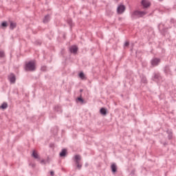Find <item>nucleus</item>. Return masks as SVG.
I'll return each instance as SVG.
<instances>
[{"mask_svg": "<svg viewBox=\"0 0 176 176\" xmlns=\"http://www.w3.org/2000/svg\"><path fill=\"white\" fill-rule=\"evenodd\" d=\"M73 160L78 170H80L82 168V157H80V155H74Z\"/></svg>", "mask_w": 176, "mask_h": 176, "instance_id": "nucleus-1", "label": "nucleus"}, {"mask_svg": "<svg viewBox=\"0 0 176 176\" xmlns=\"http://www.w3.org/2000/svg\"><path fill=\"white\" fill-rule=\"evenodd\" d=\"M145 14H146V12L145 11L136 10L133 12L131 15V18L134 20V19H139V17H144Z\"/></svg>", "mask_w": 176, "mask_h": 176, "instance_id": "nucleus-2", "label": "nucleus"}, {"mask_svg": "<svg viewBox=\"0 0 176 176\" xmlns=\"http://www.w3.org/2000/svg\"><path fill=\"white\" fill-rule=\"evenodd\" d=\"M25 71H35V63L33 61H30L28 63H26L25 67Z\"/></svg>", "mask_w": 176, "mask_h": 176, "instance_id": "nucleus-3", "label": "nucleus"}, {"mask_svg": "<svg viewBox=\"0 0 176 176\" xmlns=\"http://www.w3.org/2000/svg\"><path fill=\"white\" fill-rule=\"evenodd\" d=\"M32 157L34 158V159H36L37 160V162H40V163L41 164H46V163H49V158H47L46 160L43 159V160H41V155H32Z\"/></svg>", "mask_w": 176, "mask_h": 176, "instance_id": "nucleus-4", "label": "nucleus"}, {"mask_svg": "<svg viewBox=\"0 0 176 176\" xmlns=\"http://www.w3.org/2000/svg\"><path fill=\"white\" fill-rule=\"evenodd\" d=\"M141 3L144 9H146L151 6V2H149L148 0H142Z\"/></svg>", "mask_w": 176, "mask_h": 176, "instance_id": "nucleus-5", "label": "nucleus"}, {"mask_svg": "<svg viewBox=\"0 0 176 176\" xmlns=\"http://www.w3.org/2000/svg\"><path fill=\"white\" fill-rule=\"evenodd\" d=\"M126 10V7L124 5H120L117 8V12L118 14H122Z\"/></svg>", "mask_w": 176, "mask_h": 176, "instance_id": "nucleus-6", "label": "nucleus"}, {"mask_svg": "<svg viewBox=\"0 0 176 176\" xmlns=\"http://www.w3.org/2000/svg\"><path fill=\"white\" fill-rule=\"evenodd\" d=\"M8 79L10 83H12V84L16 83V76L14 75V74H10L8 76Z\"/></svg>", "mask_w": 176, "mask_h": 176, "instance_id": "nucleus-7", "label": "nucleus"}, {"mask_svg": "<svg viewBox=\"0 0 176 176\" xmlns=\"http://www.w3.org/2000/svg\"><path fill=\"white\" fill-rule=\"evenodd\" d=\"M69 52L73 54H76L78 53V47L76 45H72L69 47Z\"/></svg>", "mask_w": 176, "mask_h": 176, "instance_id": "nucleus-8", "label": "nucleus"}, {"mask_svg": "<svg viewBox=\"0 0 176 176\" xmlns=\"http://www.w3.org/2000/svg\"><path fill=\"white\" fill-rule=\"evenodd\" d=\"M160 63V59L159 58H154L151 60V65H153V67L156 65H159V63Z\"/></svg>", "mask_w": 176, "mask_h": 176, "instance_id": "nucleus-9", "label": "nucleus"}, {"mask_svg": "<svg viewBox=\"0 0 176 176\" xmlns=\"http://www.w3.org/2000/svg\"><path fill=\"white\" fill-rule=\"evenodd\" d=\"M100 113L101 115H102L103 116H107V113H108V111L107 110V109L104 108V107H102L100 109Z\"/></svg>", "mask_w": 176, "mask_h": 176, "instance_id": "nucleus-10", "label": "nucleus"}, {"mask_svg": "<svg viewBox=\"0 0 176 176\" xmlns=\"http://www.w3.org/2000/svg\"><path fill=\"white\" fill-rule=\"evenodd\" d=\"M162 79V76H160V74L157 73L154 74L153 80H155V82H157V80H160Z\"/></svg>", "mask_w": 176, "mask_h": 176, "instance_id": "nucleus-11", "label": "nucleus"}, {"mask_svg": "<svg viewBox=\"0 0 176 176\" xmlns=\"http://www.w3.org/2000/svg\"><path fill=\"white\" fill-rule=\"evenodd\" d=\"M164 72L166 74V75H171V69H170V66L165 67Z\"/></svg>", "mask_w": 176, "mask_h": 176, "instance_id": "nucleus-12", "label": "nucleus"}, {"mask_svg": "<svg viewBox=\"0 0 176 176\" xmlns=\"http://www.w3.org/2000/svg\"><path fill=\"white\" fill-rule=\"evenodd\" d=\"M43 23L46 24V23H49L50 21V15L47 14L44 17Z\"/></svg>", "mask_w": 176, "mask_h": 176, "instance_id": "nucleus-13", "label": "nucleus"}, {"mask_svg": "<svg viewBox=\"0 0 176 176\" xmlns=\"http://www.w3.org/2000/svg\"><path fill=\"white\" fill-rule=\"evenodd\" d=\"M111 168L113 173H116V171L118 170V167L116 166V164H113L111 166Z\"/></svg>", "mask_w": 176, "mask_h": 176, "instance_id": "nucleus-14", "label": "nucleus"}, {"mask_svg": "<svg viewBox=\"0 0 176 176\" xmlns=\"http://www.w3.org/2000/svg\"><path fill=\"white\" fill-rule=\"evenodd\" d=\"M16 26L17 25L16 24V23L10 22V29L14 30V28H16Z\"/></svg>", "mask_w": 176, "mask_h": 176, "instance_id": "nucleus-15", "label": "nucleus"}, {"mask_svg": "<svg viewBox=\"0 0 176 176\" xmlns=\"http://www.w3.org/2000/svg\"><path fill=\"white\" fill-rule=\"evenodd\" d=\"M54 110H55L56 112H62L61 106H60V105H56V106H55Z\"/></svg>", "mask_w": 176, "mask_h": 176, "instance_id": "nucleus-16", "label": "nucleus"}, {"mask_svg": "<svg viewBox=\"0 0 176 176\" xmlns=\"http://www.w3.org/2000/svg\"><path fill=\"white\" fill-rule=\"evenodd\" d=\"M8 108V103L7 102H3L1 106H0V109H6Z\"/></svg>", "mask_w": 176, "mask_h": 176, "instance_id": "nucleus-17", "label": "nucleus"}, {"mask_svg": "<svg viewBox=\"0 0 176 176\" xmlns=\"http://www.w3.org/2000/svg\"><path fill=\"white\" fill-rule=\"evenodd\" d=\"M67 148L62 149L61 152L59 153V155H67Z\"/></svg>", "mask_w": 176, "mask_h": 176, "instance_id": "nucleus-18", "label": "nucleus"}, {"mask_svg": "<svg viewBox=\"0 0 176 176\" xmlns=\"http://www.w3.org/2000/svg\"><path fill=\"white\" fill-rule=\"evenodd\" d=\"M78 76L80 79H85V73L83 72H80Z\"/></svg>", "mask_w": 176, "mask_h": 176, "instance_id": "nucleus-19", "label": "nucleus"}, {"mask_svg": "<svg viewBox=\"0 0 176 176\" xmlns=\"http://www.w3.org/2000/svg\"><path fill=\"white\" fill-rule=\"evenodd\" d=\"M141 80H142V83H146L147 82L146 77H145V76L142 77Z\"/></svg>", "mask_w": 176, "mask_h": 176, "instance_id": "nucleus-20", "label": "nucleus"}, {"mask_svg": "<svg viewBox=\"0 0 176 176\" xmlns=\"http://www.w3.org/2000/svg\"><path fill=\"white\" fill-rule=\"evenodd\" d=\"M1 27L6 28V27H8V22L6 21H3L2 23H1Z\"/></svg>", "mask_w": 176, "mask_h": 176, "instance_id": "nucleus-21", "label": "nucleus"}, {"mask_svg": "<svg viewBox=\"0 0 176 176\" xmlns=\"http://www.w3.org/2000/svg\"><path fill=\"white\" fill-rule=\"evenodd\" d=\"M0 57H1V58L5 57V52H3V51H0Z\"/></svg>", "mask_w": 176, "mask_h": 176, "instance_id": "nucleus-22", "label": "nucleus"}, {"mask_svg": "<svg viewBox=\"0 0 176 176\" xmlns=\"http://www.w3.org/2000/svg\"><path fill=\"white\" fill-rule=\"evenodd\" d=\"M168 140H171L173 138V133L169 132L168 135Z\"/></svg>", "mask_w": 176, "mask_h": 176, "instance_id": "nucleus-23", "label": "nucleus"}, {"mask_svg": "<svg viewBox=\"0 0 176 176\" xmlns=\"http://www.w3.org/2000/svg\"><path fill=\"white\" fill-rule=\"evenodd\" d=\"M67 23L69 24V25H70V27H72V19H68Z\"/></svg>", "mask_w": 176, "mask_h": 176, "instance_id": "nucleus-24", "label": "nucleus"}, {"mask_svg": "<svg viewBox=\"0 0 176 176\" xmlns=\"http://www.w3.org/2000/svg\"><path fill=\"white\" fill-rule=\"evenodd\" d=\"M129 45H130V43H129V41H126L124 44V47H127Z\"/></svg>", "mask_w": 176, "mask_h": 176, "instance_id": "nucleus-25", "label": "nucleus"}, {"mask_svg": "<svg viewBox=\"0 0 176 176\" xmlns=\"http://www.w3.org/2000/svg\"><path fill=\"white\" fill-rule=\"evenodd\" d=\"M78 101H80V102H83V98H82V97H79L77 98Z\"/></svg>", "mask_w": 176, "mask_h": 176, "instance_id": "nucleus-26", "label": "nucleus"}, {"mask_svg": "<svg viewBox=\"0 0 176 176\" xmlns=\"http://www.w3.org/2000/svg\"><path fill=\"white\" fill-rule=\"evenodd\" d=\"M32 155H38V152L36 150H33Z\"/></svg>", "mask_w": 176, "mask_h": 176, "instance_id": "nucleus-27", "label": "nucleus"}, {"mask_svg": "<svg viewBox=\"0 0 176 176\" xmlns=\"http://www.w3.org/2000/svg\"><path fill=\"white\" fill-rule=\"evenodd\" d=\"M41 71H43V72L46 71V66H42Z\"/></svg>", "mask_w": 176, "mask_h": 176, "instance_id": "nucleus-28", "label": "nucleus"}, {"mask_svg": "<svg viewBox=\"0 0 176 176\" xmlns=\"http://www.w3.org/2000/svg\"><path fill=\"white\" fill-rule=\"evenodd\" d=\"M50 146L51 148H54V144L51 143V144H50Z\"/></svg>", "mask_w": 176, "mask_h": 176, "instance_id": "nucleus-29", "label": "nucleus"}, {"mask_svg": "<svg viewBox=\"0 0 176 176\" xmlns=\"http://www.w3.org/2000/svg\"><path fill=\"white\" fill-rule=\"evenodd\" d=\"M30 166L34 168V167H35V164H30Z\"/></svg>", "mask_w": 176, "mask_h": 176, "instance_id": "nucleus-30", "label": "nucleus"}, {"mask_svg": "<svg viewBox=\"0 0 176 176\" xmlns=\"http://www.w3.org/2000/svg\"><path fill=\"white\" fill-rule=\"evenodd\" d=\"M50 175H52V176L54 175V171H51L50 172Z\"/></svg>", "mask_w": 176, "mask_h": 176, "instance_id": "nucleus-31", "label": "nucleus"}, {"mask_svg": "<svg viewBox=\"0 0 176 176\" xmlns=\"http://www.w3.org/2000/svg\"><path fill=\"white\" fill-rule=\"evenodd\" d=\"M141 53V51H136V56H138V54Z\"/></svg>", "mask_w": 176, "mask_h": 176, "instance_id": "nucleus-32", "label": "nucleus"}, {"mask_svg": "<svg viewBox=\"0 0 176 176\" xmlns=\"http://www.w3.org/2000/svg\"><path fill=\"white\" fill-rule=\"evenodd\" d=\"M65 156H67L66 155H60V157H65Z\"/></svg>", "mask_w": 176, "mask_h": 176, "instance_id": "nucleus-33", "label": "nucleus"}, {"mask_svg": "<svg viewBox=\"0 0 176 176\" xmlns=\"http://www.w3.org/2000/svg\"><path fill=\"white\" fill-rule=\"evenodd\" d=\"M83 91V89H80V92L82 93Z\"/></svg>", "mask_w": 176, "mask_h": 176, "instance_id": "nucleus-34", "label": "nucleus"}, {"mask_svg": "<svg viewBox=\"0 0 176 176\" xmlns=\"http://www.w3.org/2000/svg\"><path fill=\"white\" fill-rule=\"evenodd\" d=\"M164 146H166V145H167V143H164Z\"/></svg>", "mask_w": 176, "mask_h": 176, "instance_id": "nucleus-35", "label": "nucleus"}, {"mask_svg": "<svg viewBox=\"0 0 176 176\" xmlns=\"http://www.w3.org/2000/svg\"><path fill=\"white\" fill-rule=\"evenodd\" d=\"M86 167H87V164H85Z\"/></svg>", "mask_w": 176, "mask_h": 176, "instance_id": "nucleus-36", "label": "nucleus"}, {"mask_svg": "<svg viewBox=\"0 0 176 176\" xmlns=\"http://www.w3.org/2000/svg\"><path fill=\"white\" fill-rule=\"evenodd\" d=\"M164 31H166V29H164Z\"/></svg>", "mask_w": 176, "mask_h": 176, "instance_id": "nucleus-37", "label": "nucleus"}, {"mask_svg": "<svg viewBox=\"0 0 176 176\" xmlns=\"http://www.w3.org/2000/svg\"><path fill=\"white\" fill-rule=\"evenodd\" d=\"M160 1H163V0H160Z\"/></svg>", "mask_w": 176, "mask_h": 176, "instance_id": "nucleus-38", "label": "nucleus"}]
</instances>
